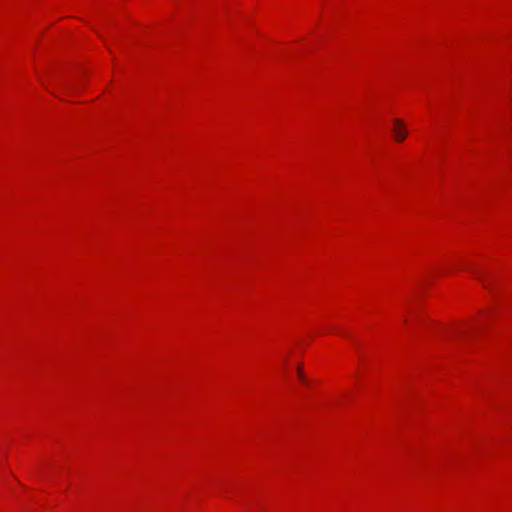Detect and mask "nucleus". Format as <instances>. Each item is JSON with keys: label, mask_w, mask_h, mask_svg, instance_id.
<instances>
[{"label": "nucleus", "mask_w": 512, "mask_h": 512, "mask_svg": "<svg viewBox=\"0 0 512 512\" xmlns=\"http://www.w3.org/2000/svg\"><path fill=\"white\" fill-rule=\"evenodd\" d=\"M392 133H393L394 139L397 142H402L405 140V138L408 135V132H407L405 124L402 120H400V119L393 120Z\"/></svg>", "instance_id": "nucleus-1"}, {"label": "nucleus", "mask_w": 512, "mask_h": 512, "mask_svg": "<svg viewBox=\"0 0 512 512\" xmlns=\"http://www.w3.org/2000/svg\"><path fill=\"white\" fill-rule=\"evenodd\" d=\"M472 272L476 275V277L481 280L484 284V286L489 289V283L474 269H472Z\"/></svg>", "instance_id": "nucleus-2"}, {"label": "nucleus", "mask_w": 512, "mask_h": 512, "mask_svg": "<svg viewBox=\"0 0 512 512\" xmlns=\"http://www.w3.org/2000/svg\"><path fill=\"white\" fill-rule=\"evenodd\" d=\"M298 376L301 380H303V381L305 380L304 374L300 367H298Z\"/></svg>", "instance_id": "nucleus-3"}]
</instances>
